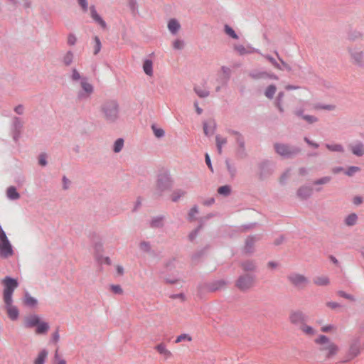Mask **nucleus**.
Returning a JSON list of instances; mask_svg holds the SVG:
<instances>
[{
  "instance_id": "obj_1",
  "label": "nucleus",
  "mask_w": 364,
  "mask_h": 364,
  "mask_svg": "<svg viewBox=\"0 0 364 364\" xmlns=\"http://www.w3.org/2000/svg\"><path fill=\"white\" fill-rule=\"evenodd\" d=\"M4 285L3 300L5 304V310L8 317L11 321H16L19 316V310L16 306L13 304L12 295L14 290L18 287V282L16 279L6 277L2 280Z\"/></svg>"
},
{
  "instance_id": "obj_2",
  "label": "nucleus",
  "mask_w": 364,
  "mask_h": 364,
  "mask_svg": "<svg viewBox=\"0 0 364 364\" xmlns=\"http://www.w3.org/2000/svg\"><path fill=\"white\" fill-rule=\"evenodd\" d=\"M314 343L319 346L320 351L323 353L327 358L336 355L339 351L338 345L325 335H318L314 339Z\"/></svg>"
},
{
  "instance_id": "obj_3",
  "label": "nucleus",
  "mask_w": 364,
  "mask_h": 364,
  "mask_svg": "<svg viewBox=\"0 0 364 364\" xmlns=\"http://www.w3.org/2000/svg\"><path fill=\"white\" fill-rule=\"evenodd\" d=\"M348 52L350 56V62L355 66H364V51L361 48L349 47Z\"/></svg>"
},
{
  "instance_id": "obj_4",
  "label": "nucleus",
  "mask_w": 364,
  "mask_h": 364,
  "mask_svg": "<svg viewBox=\"0 0 364 364\" xmlns=\"http://www.w3.org/2000/svg\"><path fill=\"white\" fill-rule=\"evenodd\" d=\"M13 255V250L5 232L0 226V256L4 258Z\"/></svg>"
},
{
  "instance_id": "obj_5",
  "label": "nucleus",
  "mask_w": 364,
  "mask_h": 364,
  "mask_svg": "<svg viewBox=\"0 0 364 364\" xmlns=\"http://www.w3.org/2000/svg\"><path fill=\"white\" fill-rule=\"evenodd\" d=\"M287 279L291 285L299 289H304L309 283V279L306 276L295 272L289 274Z\"/></svg>"
},
{
  "instance_id": "obj_6",
  "label": "nucleus",
  "mask_w": 364,
  "mask_h": 364,
  "mask_svg": "<svg viewBox=\"0 0 364 364\" xmlns=\"http://www.w3.org/2000/svg\"><path fill=\"white\" fill-rule=\"evenodd\" d=\"M102 110L106 119L109 121H114L118 117V105L115 101L105 102Z\"/></svg>"
},
{
  "instance_id": "obj_7",
  "label": "nucleus",
  "mask_w": 364,
  "mask_h": 364,
  "mask_svg": "<svg viewBox=\"0 0 364 364\" xmlns=\"http://www.w3.org/2000/svg\"><path fill=\"white\" fill-rule=\"evenodd\" d=\"M255 284V277L250 274L242 275L235 282V286L241 291H247L251 289Z\"/></svg>"
},
{
  "instance_id": "obj_8",
  "label": "nucleus",
  "mask_w": 364,
  "mask_h": 364,
  "mask_svg": "<svg viewBox=\"0 0 364 364\" xmlns=\"http://www.w3.org/2000/svg\"><path fill=\"white\" fill-rule=\"evenodd\" d=\"M289 319L292 324L300 327L306 321V316L301 311H294L290 313Z\"/></svg>"
},
{
  "instance_id": "obj_9",
  "label": "nucleus",
  "mask_w": 364,
  "mask_h": 364,
  "mask_svg": "<svg viewBox=\"0 0 364 364\" xmlns=\"http://www.w3.org/2000/svg\"><path fill=\"white\" fill-rule=\"evenodd\" d=\"M274 148L277 153L284 156H289L297 152V151L291 149L285 144H276L274 145Z\"/></svg>"
},
{
  "instance_id": "obj_10",
  "label": "nucleus",
  "mask_w": 364,
  "mask_h": 364,
  "mask_svg": "<svg viewBox=\"0 0 364 364\" xmlns=\"http://www.w3.org/2000/svg\"><path fill=\"white\" fill-rule=\"evenodd\" d=\"M172 181L171 178L166 175L161 176L157 181V188L159 191H164L171 186Z\"/></svg>"
},
{
  "instance_id": "obj_11",
  "label": "nucleus",
  "mask_w": 364,
  "mask_h": 364,
  "mask_svg": "<svg viewBox=\"0 0 364 364\" xmlns=\"http://www.w3.org/2000/svg\"><path fill=\"white\" fill-rule=\"evenodd\" d=\"M156 351L164 356L165 360L171 358L173 355L172 353L166 348V345L161 343L155 346Z\"/></svg>"
},
{
  "instance_id": "obj_12",
  "label": "nucleus",
  "mask_w": 364,
  "mask_h": 364,
  "mask_svg": "<svg viewBox=\"0 0 364 364\" xmlns=\"http://www.w3.org/2000/svg\"><path fill=\"white\" fill-rule=\"evenodd\" d=\"M352 153L357 156L364 155V144L362 142H356L350 146Z\"/></svg>"
},
{
  "instance_id": "obj_13",
  "label": "nucleus",
  "mask_w": 364,
  "mask_h": 364,
  "mask_svg": "<svg viewBox=\"0 0 364 364\" xmlns=\"http://www.w3.org/2000/svg\"><path fill=\"white\" fill-rule=\"evenodd\" d=\"M90 15L92 19L99 23L103 28H106V23L105 21L98 15L95 6L90 7Z\"/></svg>"
},
{
  "instance_id": "obj_14",
  "label": "nucleus",
  "mask_w": 364,
  "mask_h": 364,
  "mask_svg": "<svg viewBox=\"0 0 364 364\" xmlns=\"http://www.w3.org/2000/svg\"><path fill=\"white\" fill-rule=\"evenodd\" d=\"M40 318L37 315H31L26 317L24 321V326L26 328H32L39 323Z\"/></svg>"
},
{
  "instance_id": "obj_15",
  "label": "nucleus",
  "mask_w": 364,
  "mask_h": 364,
  "mask_svg": "<svg viewBox=\"0 0 364 364\" xmlns=\"http://www.w3.org/2000/svg\"><path fill=\"white\" fill-rule=\"evenodd\" d=\"M299 329L304 335L309 337H312L315 336L317 333L316 329L307 325L306 323H305V322L299 327Z\"/></svg>"
},
{
  "instance_id": "obj_16",
  "label": "nucleus",
  "mask_w": 364,
  "mask_h": 364,
  "mask_svg": "<svg viewBox=\"0 0 364 364\" xmlns=\"http://www.w3.org/2000/svg\"><path fill=\"white\" fill-rule=\"evenodd\" d=\"M234 48L240 55L250 54V53H252L254 52L253 48H252L250 47L246 48L242 45L235 46Z\"/></svg>"
},
{
  "instance_id": "obj_17",
  "label": "nucleus",
  "mask_w": 364,
  "mask_h": 364,
  "mask_svg": "<svg viewBox=\"0 0 364 364\" xmlns=\"http://www.w3.org/2000/svg\"><path fill=\"white\" fill-rule=\"evenodd\" d=\"M36 326H37V328L36 329V333H37V334H44L49 329V326H48V323L44 322V321H40Z\"/></svg>"
},
{
  "instance_id": "obj_18",
  "label": "nucleus",
  "mask_w": 364,
  "mask_h": 364,
  "mask_svg": "<svg viewBox=\"0 0 364 364\" xmlns=\"http://www.w3.org/2000/svg\"><path fill=\"white\" fill-rule=\"evenodd\" d=\"M314 283L317 286H327L330 281L326 276H318L314 279Z\"/></svg>"
},
{
  "instance_id": "obj_19",
  "label": "nucleus",
  "mask_w": 364,
  "mask_h": 364,
  "mask_svg": "<svg viewBox=\"0 0 364 364\" xmlns=\"http://www.w3.org/2000/svg\"><path fill=\"white\" fill-rule=\"evenodd\" d=\"M80 85H81L82 90L85 91V92L87 95H90L93 92L92 85L90 82H87L86 78H82Z\"/></svg>"
},
{
  "instance_id": "obj_20",
  "label": "nucleus",
  "mask_w": 364,
  "mask_h": 364,
  "mask_svg": "<svg viewBox=\"0 0 364 364\" xmlns=\"http://www.w3.org/2000/svg\"><path fill=\"white\" fill-rule=\"evenodd\" d=\"M168 28L172 33H176L180 29V23L176 19H171L168 23Z\"/></svg>"
},
{
  "instance_id": "obj_21",
  "label": "nucleus",
  "mask_w": 364,
  "mask_h": 364,
  "mask_svg": "<svg viewBox=\"0 0 364 364\" xmlns=\"http://www.w3.org/2000/svg\"><path fill=\"white\" fill-rule=\"evenodd\" d=\"M143 70L147 75H153V63L151 60H146L144 62Z\"/></svg>"
},
{
  "instance_id": "obj_22",
  "label": "nucleus",
  "mask_w": 364,
  "mask_h": 364,
  "mask_svg": "<svg viewBox=\"0 0 364 364\" xmlns=\"http://www.w3.org/2000/svg\"><path fill=\"white\" fill-rule=\"evenodd\" d=\"M312 189L310 187H301L298 191V196L301 198H306L311 195Z\"/></svg>"
},
{
  "instance_id": "obj_23",
  "label": "nucleus",
  "mask_w": 364,
  "mask_h": 364,
  "mask_svg": "<svg viewBox=\"0 0 364 364\" xmlns=\"http://www.w3.org/2000/svg\"><path fill=\"white\" fill-rule=\"evenodd\" d=\"M7 197L11 200H16L20 198L19 193L14 186H10L6 191Z\"/></svg>"
},
{
  "instance_id": "obj_24",
  "label": "nucleus",
  "mask_w": 364,
  "mask_h": 364,
  "mask_svg": "<svg viewBox=\"0 0 364 364\" xmlns=\"http://www.w3.org/2000/svg\"><path fill=\"white\" fill-rule=\"evenodd\" d=\"M241 267L244 271L251 272L255 270L256 266L253 261L247 260L242 262Z\"/></svg>"
},
{
  "instance_id": "obj_25",
  "label": "nucleus",
  "mask_w": 364,
  "mask_h": 364,
  "mask_svg": "<svg viewBox=\"0 0 364 364\" xmlns=\"http://www.w3.org/2000/svg\"><path fill=\"white\" fill-rule=\"evenodd\" d=\"M215 141H216V146H217L218 154H222V147L223 145L226 144L227 139L218 135L215 137Z\"/></svg>"
},
{
  "instance_id": "obj_26",
  "label": "nucleus",
  "mask_w": 364,
  "mask_h": 364,
  "mask_svg": "<svg viewBox=\"0 0 364 364\" xmlns=\"http://www.w3.org/2000/svg\"><path fill=\"white\" fill-rule=\"evenodd\" d=\"M215 129V123L213 122H205L203 124V130L205 135L213 134Z\"/></svg>"
},
{
  "instance_id": "obj_27",
  "label": "nucleus",
  "mask_w": 364,
  "mask_h": 364,
  "mask_svg": "<svg viewBox=\"0 0 364 364\" xmlns=\"http://www.w3.org/2000/svg\"><path fill=\"white\" fill-rule=\"evenodd\" d=\"M336 331L337 327L333 324H326L321 328V331L323 333H334Z\"/></svg>"
},
{
  "instance_id": "obj_28",
  "label": "nucleus",
  "mask_w": 364,
  "mask_h": 364,
  "mask_svg": "<svg viewBox=\"0 0 364 364\" xmlns=\"http://www.w3.org/2000/svg\"><path fill=\"white\" fill-rule=\"evenodd\" d=\"M326 147L331 151H334V152H343L344 151V149H343V146L341 145V144H326Z\"/></svg>"
},
{
  "instance_id": "obj_29",
  "label": "nucleus",
  "mask_w": 364,
  "mask_h": 364,
  "mask_svg": "<svg viewBox=\"0 0 364 364\" xmlns=\"http://www.w3.org/2000/svg\"><path fill=\"white\" fill-rule=\"evenodd\" d=\"M276 90L277 87L274 85H271L266 88L264 95L269 99H272Z\"/></svg>"
},
{
  "instance_id": "obj_30",
  "label": "nucleus",
  "mask_w": 364,
  "mask_h": 364,
  "mask_svg": "<svg viewBox=\"0 0 364 364\" xmlns=\"http://www.w3.org/2000/svg\"><path fill=\"white\" fill-rule=\"evenodd\" d=\"M358 220V216L355 213L348 215L345 220L346 224L348 226L354 225Z\"/></svg>"
},
{
  "instance_id": "obj_31",
  "label": "nucleus",
  "mask_w": 364,
  "mask_h": 364,
  "mask_svg": "<svg viewBox=\"0 0 364 364\" xmlns=\"http://www.w3.org/2000/svg\"><path fill=\"white\" fill-rule=\"evenodd\" d=\"M48 352L45 350L40 352L38 357L35 360V364H44L45 360L47 358Z\"/></svg>"
},
{
  "instance_id": "obj_32",
  "label": "nucleus",
  "mask_w": 364,
  "mask_h": 364,
  "mask_svg": "<svg viewBox=\"0 0 364 364\" xmlns=\"http://www.w3.org/2000/svg\"><path fill=\"white\" fill-rule=\"evenodd\" d=\"M23 304L28 306H34L37 304V301L36 299L26 294L23 300Z\"/></svg>"
},
{
  "instance_id": "obj_33",
  "label": "nucleus",
  "mask_w": 364,
  "mask_h": 364,
  "mask_svg": "<svg viewBox=\"0 0 364 364\" xmlns=\"http://www.w3.org/2000/svg\"><path fill=\"white\" fill-rule=\"evenodd\" d=\"M255 242V239L253 237H249L247 238L245 247V251L247 252H250L252 251Z\"/></svg>"
},
{
  "instance_id": "obj_34",
  "label": "nucleus",
  "mask_w": 364,
  "mask_h": 364,
  "mask_svg": "<svg viewBox=\"0 0 364 364\" xmlns=\"http://www.w3.org/2000/svg\"><path fill=\"white\" fill-rule=\"evenodd\" d=\"M73 53L71 51L67 52L63 56V63L65 65H69L73 62Z\"/></svg>"
},
{
  "instance_id": "obj_35",
  "label": "nucleus",
  "mask_w": 364,
  "mask_h": 364,
  "mask_svg": "<svg viewBox=\"0 0 364 364\" xmlns=\"http://www.w3.org/2000/svg\"><path fill=\"white\" fill-rule=\"evenodd\" d=\"M283 97H284V92H281L278 94V96L276 99V106L277 107V108L279 109L280 112H284V108L282 105V101Z\"/></svg>"
},
{
  "instance_id": "obj_36",
  "label": "nucleus",
  "mask_w": 364,
  "mask_h": 364,
  "mask_svg": "<svg viewBox=\"0 0 364 364\" xmlns=\"http://www.w3.org/2000/svg\"><path fill=\"white\" fill-rule=\"evenodd\" d=\"M124 146V140L122 139H118L116 140L114 144V151L116 153L119 152Z\"/></svg>"
},
{
  "instance_id": "obj_37",
  "label": "nucleus",
  "mask_w": 364,
  "mask_h": 364,
  "mask_svg": "<svg viewBox=\"0 0 364 364\" xmlns=\"http://www.w3.org/2000/svg\"><path fill=\"white\" fill-rule=\"evenodd\" d=\"M314 109L318 110V109H326V110H333L335 109V106L332 105H314Z\"/></svg>"
},
{
  "instance_id": "obj_38",
  "label": "nucleus",
  "mask_w": 364,
  "mask_h": 364,
  "mask_svg": "<svg viewBox=\"0 0 364 364\" xmlns=\"http://www.w3.org/2000/svg\"><path fill=\"white\" fill-rule=\"evenodd\" d=\"M218 193L220 195L228 196L230 193V188L228 186H223L218 189Z\"/></svg>"
},
{
  "instance_id": "obj_39",
  "label": "nucleus",
  "mask_w": 364,
  "mask_h": 364,
  "mask_svg": "<svg viewBox=\"0 0 364 364\" xmlns=\"http://www.w3.org/2000/svg\"><path fill=\"white\" fill-rule=\"evenodd\" d=\"M225 33H226L228 36H231L232 38H234V39H237V38H238V36H237V35L235 33V32L234 31V30H233L231 27H230L229 26L226 25V26H225Z\"/></svg>"
},
{
  "instance_id": "obj_40",
  "label": "nucleus",
  "mask_w": 364,
  "mask_h": 364,
  "mask_svg": "<svg viewBox=\"0 0 364 364\" xmlns=\"http://www.w3.org/2000/svg\"><path fill=\"white\" fill-rule=\"evenodd\" d=\"M192 338L191 337L188 335V334H181L180 336H178L176 339V343H180V342H182L183 341H191Z\"/></svg>"
},
{
  "instance_id": "obj_41",
  "label": "nucleus",
  "mask_w": 364,
  "mask_h": 364,
  "mask_svg": "<svg viewBox=\"0 0 364 364\" xmlns=\"http://www.w3.org/2000/svg\"><path fill=\"white\" fill-rule=\"evenodd\" d=\"M195 91L200 97H205L208 96L209 92L206 90H202L199 87H195Z\"/></svg>"
},
{
  "instance_id": "obj_42",
  "label": "nucleus",
  "mask_w": 364,
  "mask_h": 364,
  "mask_svg": "<svg viewBox=\"0 0 364 364\" xmlns=\"http://www.w3.org/2000/svg\"><path fill=\"white\" fill-rule=\"evenodd\" d=\"M110 289L112 291L116 294H122L123 289L119 285L112 284L110 286Z\"/></svg>"
},
{
  "instance_id": "obj_43",
  "label": "nucleus",
  "mask_w": 364,
  "mask_h": 364,
  "mask_svg": "<svg viewBox=\"0 0 364 364\" xmlns=\"http://www.w3.org/2000/svg\"><path fill=\"white\" fill-rule=\"evenodd\" d=\"M95 45L94 54L97 55L101 49V42H100V38L97 36L95 37Z\"/></svg>"
},
{
  "instance_id": "obj_44",
  "label": "nucleus",
  "mask_w": 364,
  "mask_h": 364,
  "mask_svg": "<svg viewBox=\"0 0 364 364\" xmlns=\"http://www.w3.org/2000/svg\"><path fill=\"white\" fill-rule=\"evenodd\" d=\"M360 171V168L358 166H350L348 168V170L346 171V174L351 176L354 173L358 172Z\"/></svg>"
},
{
  "instance_id": "obj_45",
  "label": "nucleus",
  "mask_w": 364,
  "mask_h": 364,
  "mask_svg": "<svg viewBox=\"0 0 364 364\" xmlns=\"http://www.w3.org/2000/svg\"><path fill=\"white\" fill-rule=\"evenodd\" d=\"M184 46V43L182 41L176 39L173 43V47L176 50H181Z\"/></svg>"
},
{
  "instance_id": "obj_46",
  "label": "nucleus",
  "mask_w": 364,
  "mask_h": 364,
  "mask_svg": "<svg viewBox=\"0 0 364 364\" xmlns=\"http://www.w3.org/2000/svg\"><path fill=\"white\" fill-rule=\"evenodd\" d=\"M152 129L155 136L158 138L161 137L164 135V131L161 128H157L155 126H152Z\"/></svg>"
},
{
  "instance_id": "obj_47",
  "label": "nucleus",
  "mask_w": 364,
  "mask_h": 364,
  "mask_svg": "<svg viewBox=\"0 0 364 364\" xmlns=\"http://www.w3.org/2000/svg\"><path fill=\"white\" fill-rule=\"evenodd\" d=\"M302 118L309 124H313L318 121V119L312 115H304L302 116Z\"/></svg>"
},
{
  "instance_id": "obj_48",
  "label": "nucleus",
  "mask_w": 364,
  "mask_h": 364,
  "mask_svg": "<svg viewBox=\"0 0 364 364\" xmlns=\"http://www.w3.org/2000/svg\"><path fill=\"white\" fill-rule=\"evenodd\" d=\"M265 58L272 64V65L275 68L282 70V68L280 67L279 64L272 57L269 55H266Z\"/></svg>"
},
{
  "instance_id": "obj_49",
  "label": "nucleus",
  "mask_w": 364,
  "mask_h": 364,
  "mask_svg": "<svg viewBox=\"0 0 364 364\" xmlns=\"http://www.w3.org/2000/svg\"><path fill=\"white\" fill-rule=\"evenodd\" d=\"M79 5L81 6L83 12L88 11V4L87 0H77Z\"/></svg>"
},
{
  "instance_id": "obj_50",
  "label": "nucleus",
  "mask_w": 364,
  "mask_h": 364,
  "mask_svg": "<svg viewBox=\"0 0 364 364\" xmlns=\"http://www.w3.org/2000/svg\"><path fill=\"white\" fill-rule=\"evenodd\" d=\"M331 181V178L328 177V176H326V177H323L319 180H317L316 181L314 182V184L316 185H318V184H326L327 183H328L329 181Z\"/></svg>"
},
{
  "instance_id": "obj_51",
  "label": "nucleus",
  "mask_w": 364,
  "mask_h": 364,
  "mask_svg": "<svg viewBox=\"0 0 364 364\" xmlns=\"http://www.w3.org/2000/svg\"><path fill=\"white\" fill-rule=\"evenodd\" d=\"M77 41V38L75 37V36L74 34H70L68 37V43L70 45V46H73L75 44Z\"/></svg>"
},
{
  "instance_id": "obj_52",
  "label": "nucleus",
  "mask_w": 364,
  "mask_h": 364,
  "mask_svg": "<svg viewBox=\"0 0 364 364\" xmlns=\"http://www.w3.org/2000/svg\"><path fill=\"white\" fill-rule=\"evenodd\" d=\"M73 80H78L80 79H81V75L79 73V72L75 69H73V72H72V76H71Z\"/></svg>"
},
{
  "instance_id": "obj_53",
  "label": "nucleus",
  "mask_w": 364,
  "mask_h": 364,
  "mask_svg": "<svg viewBox=\"0 0 364 364\" xmlns=\"http://www.w3.org/2000/svg\"><path fill=\"white\" fill-rule=\"evenodd\" d=\"M235 136H236V140H237L239 146H240V148L242 149H244V140H243L242 136L238 134H235Z\"/></svg>"
},
{
  "instance_id": "obj_54",
  "label": "nucleus",
  "mask_w": 364,
  "mask_h": 364,
  "mask_svg": "<svg viewBox=\"0 0 364 364\" xmlns=\"http://www.w3.org/2000/svg\"><path fill=\"white\" fill-rule=\"evenodd\" d=\"M184 195V192L182 191H178L175 192L172 196V200L176 201L178 198H179L181 196Z\"/></svg>"
},
{
  "instance_id": "obj_55",
  "label": "nucleus",
  "mask_w": 364,
  "mask_h": 364,
  "mask_svg": "<svg viewBox=\"0 0 364 364\" xmlns=\"http://www.w3.org/2000/svg\"><path fill=\"white\" fill-rule=\"evenodd\" d=\"M162 225L161 218H156L151 221L152 227H159Z\"/></svg>"
},
{
  "instance_id": "obj_56",
  "label": "nucleus",
  "mask_w": 364,
  "mask_h": 364,
  "mask_svg": "<svg viewBox=\"0 0 364 364\" xmlns=\"http://www.w3.org/2000/svg\"><path fill=\"white\" fill-rule=\"evenodd\" d=\"M38 162L41 166H46L47 164L46 155L45 154H41L38 159Z\"/></svg>"
},
{
  "instance_id": "obj_57",
  "label": "nucleus",
  "mask_w": 364,
  "mask_h": 364,
  "mask_svg": "<svg viewBox=\"0 0 364 364\" xmlns=\"http://www.w3.org/2000/svg\"><path fill=\"white\" fill-rule=\"evenodd\" d=\"M326 306L331 309H335L339 306V304L336 302H327Z\"/></svg>"
},
{
  "instance_id": "obj_58",
  "label": "nucleus",
  "mask_w": 364,
  "mask_h": 364,
  "mask_svg": "<svg viewBox=\"0 0 364 364\" xmlns=\"http://www.w3.org/2000/svg\"><path fill=\"white\" fill-rule=\"evenodd\" d=\"M205 163L208 165V168L211 171H213V166H212V164H211V162H210V156H209L208 154H205Z\"/></svg>"
},
{
  "instance_id": "obj_59",
  "label": "nucleus",
  "mask_w": 364,
  "mask_h": 364,
  "mask_svg": "<svg viewBox=\"0 0 364 364\" xmlns=\"http://www.w3.org/2000/svg\"><path fill=\"white\" fill-rule=\"evenodd\" d=\"M197 213H198V210L196 208L194 207V208H191L190 210L189 215H188L190 219H193L194 215Z\"/></svg>"
},
{
  "instance_id": "obj_60",
  "label": "nucleus",
  "mask_w": 364,
  "mask_h": 364,
  "mask_svg": "<svg viewBox=\"0 0 364 364\" xmlns=\"http://www.w3.org/2000/svg\"><path fill=\"white\" fill-rule=\"evenodd\" d=\"M338 294L342 296V297H344V298H346L348 299H350V300H353V298L352 296L349 295V294H347L346 293H345L344 291H339L338 292Z\"/></svg>"
},
{
  "instance_id": "obj_61",
  "label": "nucleus",
  "mask_w": 364,
  "mask_h": 364,
  "mask_svg": "<svg viewBox=\"0 0 364 364\" xmlns=\"http://www.w3.org/2000/svg\"><path fill=\"white\" fill-rule=\"evenodd\" d=\"M362 36L361 33L359 32H357L355 35H351L349 38L350 40H355L356 38H360Z\"/></svg>"
},
{
  "instance_id": "obj_62",
  "label": "nucleus",
  "mask_w": 364,
  "mask_h": 364,
  "mask_svg": "<svg viewBox=\"0 0 364 364\" xmlns=\"http://www.w3.org/2000/svg\"><path fill=\"white\" fill-rule=\"evenodd\" d=\"M15 111L18 114H21L23 113V107L22 106L19 105V106H18V107H16L15 108Z\"/></svg>"
},
{
  "instance_id": "obj_63",
  "label": "nucleus",
  "mask_w": 364,
  "mask_h": 364,
  "mask_svg": "<svg viewBox=\"0 0 364 364\" xmlns=\"http://www.w3.org/2000/svg\"><path fill=\"white\" fill-rule=\"evenodd\" d=\"M117 273H118V274H119V275H122V274H123V273H124V269H123V267H121V266H117Z\"/></svg>"
},
{
  "instance_id": "obj_64",
  "label": "nucleus",
  "mask_w": 364,
  "mask_h": 364,
  "mask_svg": "<svg viewBox=\"0 0 364 364\" xmlns=\"http://www.w3.org/2000/svg\"><path fill=\"white\" fill-rule=\"evenodd\" d=\"M194 106L196 107V110L198 114H200L202 113V109H200L198 107V104L197 102H195Z\"/></svg>"
}]
</instances>
